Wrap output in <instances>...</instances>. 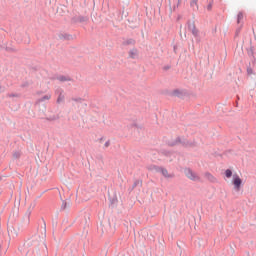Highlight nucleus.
<instances>
[{
	"instance_id": "423d86ee",
	"label": "nucleus",
	"mask_w": 256,
	"mask_h": 256,
	"mask_svg": "<svg viewBox=\"0 0 256 256\" xmlns=\"http://www.w3.org/2000/svg\"><path fill=\"white\" fill-rule=\"evenodd\" d=\"M58 37L62 41H73V39H74L73 35H71L69 33H60Z\"/></svg>"
},
{
	"instance_id": "412c9836",
	"label": "nucleus",
	"mask_w": 256,
	"mask_h": 256,
	"mask_svg": "<svg viewBox=\"0 0 256 256\" xmlns=\"http://www.w3.org/2000/svg\"><path fill=\"white\" fill-rule=\"evenodd\" d=\"M190 6L192 7V9H193L194 11H197V10L199 9V6L197 5V0H192V1L190 2Z\"/></svg>"
},
{
	"instance_id": "2eb2a0df",
	"label": "nucleus",
	"mask_w": 256,
	"mask_h": 256,
	"mask_svg": "<svg viewBox=\"0 0 256 256\" xmlns=\"http://www.w3.org/2000/svg\"><path fill=\"white\" fill-rule=\"evenodd\" d=\"M129 57H130V59H136V57H137V48H134V49L129 51Z\"/></svg>"
},
{
	"instance_id": "7c9ffc66",
	"label": "nucleus",
	"mask_w": 256,
	"mask_h": 256,
	"mask_svg": "<svg viewBox=\"0 0 256 256\" xmlns=\"http://www.w3.org/2000/svg\"><path fill=\"white\" fill-rule=\"evenodd\" d=\"M211 9H213V4H212V3H209V4L207 5V10H208V11H211Z\"/></svg>"
},
{
	"instance_id": "5701e85b",
	"label": "nucleus",
	"mask_w": 256,
	"mask_h": 256,
	"mask_svg": "<svg viewBox=\"0 0 256 256\" xmlns=\"http://www.w3.org/2000/svg\"><path fill=\"white\" fill-rule=\"evenodd\" d=\"M242 20H243V12H239L237 14V24L240 25Z\"/></svg>"
},
{
	"instance_id": "2f4dec72",
	"label": "nucleus",
	"mask_w": 256,
	"mask_h": 256,
	"mask_svg": "<svg viewBox=\"0 0 256 256\" xmlns=\"http://www.w3.org/2000/svg\"><path fill=\"white\" fill-rule=\"evenodd\" d=\"M21 87L24 89L25 87H29V83L28 82H24L21 84Z\"/></svg>"
},
{
	"instance_id": "393cba45",
	"label": "nucleus",
	"mask_w": 256,
	"mask_h": 256,
	"mask_svg": "<svg viewBox=\"0 0 256 256\" xmlns=\"http://www.w3.org/2000/svg\"><path fill=\"white\" fill-rule=\"evenodd\" d=\"M187 25H188V30L193 31V25H195V22H191V20H188Z\"/></svg>"
},
{
	"instance_id": "4468645a",
	"label": "nucleus",
	"mask_w": 256,
	"mask_h": 256,
	"mask_svg": "<svg viewBox=\"0 0 256 256\" xmlns=\"http://www.w3.org/2000/svg\"><path fill=\"white\" fill-rule=\"evenodd\" d=\"M206 179H208V181H210V183H215V181H217L215 179V176H213V174H211V172H206L205 174Z\"/></svg>"
},
{
	"instance_id": "473e14b6",
	"label": "nucleus",
	"mask_w": 256,
	"mask_h": 256,
	"mask_svg": "<svg viewBox=\"0 0 256 256\" xmlns=\"http://www.w3.org/2000/svg\"><path fill=\"white\" fill-rule=\"evenodd\" d=\"M111 145V142L108 140L105 142L104 147H109Z\"/></svg>"
},
{
	"instance_id": "bb28decb",
	"label": "nucleus",
	"mask_w": 256,
	"mask_h": 256,
	"mask_svg": "<svg viewBox=\"0 0 256 256\" xmlns=\"http://www.w3.org/2000/svg\"><path fill=\"white\" fill-rule=\"evenodd\" d=\"M7 97H21V94H19V93H9V94H7Z\"/></svg>"
},
{
	"instance_id": "39448f33",
	"label": "nucleus",
	"mask_w": 256,
	"mask_h": 256,
	"mask_svg": "<svg viewBox=\"0 0 256 256\" xmlns=\"http://www.w3.org/2000/svg\"><path fill=\"white\" fill-rule=\"evenodd\" d=\"M171 97H178V99H183L185 97V92H183V90L180 89H174L171 93H170Z\"/></svg>"
},
{
	"instance_id": "6e6552de",
	"label": "nucleus",
	"mask_w": 256,
	"mask_h": 256,
	"mask_svg": "<svg viewBox=\"0 0 256 256\" xmlns=\"http://www.w3.org/2000/svg\"><path fill=\"white\" fill-rule=\"evenodd\" d=\"M56 93H58L56 103L59 105L60 103H63V101H65V95L63 94V89L57 90Z\"/></svg>"
},
{
	"instance_id": "a211bd4d",
	"label": "nucleus",
	"mask_w": 256,
	"mask_h": 256,
	"mask_svg": "<svg viewBox=\"0 0 256 256\" xmlns=\"http://www.w3.org/2000/svg\"><path fill=\"white\" fill-rule=\"evenodd\" d=\"M117 203H118L117 195L110 198V207H114L115 205H117Z\"/></svg>"
},
{
	"instance_id": "c85d7f7f",
	"label": "nucleus",
	"mask_w": 256,
	"mask_h": 256,
	"mask_svg": "<svg viewBox=\"0 0 256 256\" xmlns=\"http://www.w3.org/2000/svg\"><path fill=\"white\" fill-rule=\"evenodd\" d=\"M241 27H242V26H240V27H238V28L236 29L235 37H237V35H239V33H241Z\"/></svg>"
},
{
	"instance_id": "4be33fe9",
	"label": "nucleus",
	"mask_w": 256,
	"mask_h": 256,
	"mask_svg": "<svg viewBox=\"0 0 256 256\" xmlns=\"http://www.w3.org/2000/svg\"><path fill=\"white\" fill-rule=\"evenodd\" d=\"M49 99H51V95H44L38 101L39 103H43V101H49Z\"/></svg>"
},
{
	"instance_id": "1a4fd4ad",
	"label": "nucleus",
	"mask_w": 256,
	"mask_h": 256,
	"mask_svg": "<svg viewBox=\"0 0 256 256\" xmlns=\"http://www.w3.org/2000/svg\"><path fill=\"white\" fill-rule=\"evenodd\" d=\"M248 57H252V63H255V48L253 46H250V48L247 50Z\"/></svg>"
},
{
	"instance_id": "f704fd0d",
	"label": "nucleus",
	"mask_w": 256,
	"mask_h": 256,
	"mask_svg": "<svg viewBox=\"0 0 256 256\" xmlns=\"http://www.w3.org/2000/svg\"><path fill=\"white\" fill-rule=\"evenodd\" d=\"M132 127H136L137 129H141V126H138L137 123H133Z\"/></svg>"
},
{
	"instance_id": "f3484780",
	"label": "nucleus",
	"mask_w": 256,
	"mask_h": 256,
	"mask_svg": "<svg viewBox=\"0 0 256 256\" xmlns=\"http://www.w3.org/2000/svg\"><path fill=\"white\" fill-rule=\"evenodd\" d=\"M139 185L140 187L143 185V182L141 180L134 181L132 187L130 188V191H133V189H135V187H139Z\"/></svg>"
},
{
	"instance_id": "e433bc0d",
	"label": "nucleus",
	"mask_w": 256,
	"mask_h": 256,
	"mask_svg": "<svg viewBox=\"0 0 256 256\" xmlns=\"http://www.w3.org/2000/svg\"><path fill=\"white\" fill-rule=\"evenodd\" d=\"M44 227H46V222L44 221Z\"/></svg>"
},
{
	"instance_id": "6ab92c4d",
	"label": "nucleus",
	"mask_w": 256,
	"mask_h": 256,
	"mask_svg": "<svg viewBox=\"0 0 256 256\" xmlns=\"http://www.w3.org/2000/svg\"><path fill=\"white\" fill-rule=\"evenodd\" d=\"M191 33L194 37H199V30L197 29V27L195 25L192 26Z\"/></svg>"
},
{
	"instance_id": "dca6fc26",
	"label": "nucleus",
	"mask_w": 256,
	"mask_h": 256,
	"mask_svg": "<svg viewBox=\"0 0 256 256\" xmlns=\"http://www.w3.org/2000/svg\"><path fill=\"white\" fill-rule=\"evenodd\" d=\"M224 175L227 179H231V177H233V170L231 169H226L225 172H224Z\"/></svg>"
},
{
	"instance_id": "c9c22d12",
	"label": "nucleus",
	"mask_w": 256,
	"mask_h": 256,
	"mask_svg": "<svg viewBox=\"0 0 256 256\" xmlns=\"http://www.w3.org/2000/svg\"><path fill=\"white\" fill-rule=\"evenodd\" d=\"M0 49H3V45L0 44Z\"/></svg>"
},
{
	"instance_id": "b1692460",
	"label": "nucleus",
	"mask_w": 256,
	"mask_h": 256,
	"mask_svg": "<svg viewBox=\"0 0 256 256\" xmlns=\"http://www.w3.org/2000/svg\"><path fill=\"white\" fill-rule=\"evenodd\" d=\"M3 49H5V51H7L8 53H15V48L13 47L5 46L3 47Z\"/></svg>"
},
{
	"instance_id": "7ed1b4c3",
	"label": "nucleus",
	"mask_w": 256,
	"mask_h": 256,
	"mask_svg": "<svg viewBox=\"0 0 256 256\" xmlns=\"http://www.w3.org/2000/svg\"><path fill=\"white\" fill-rule=\"evenodd\" d=\"M89 21V17L87 16H74L71 18V24L72 25H77V23H87Z\"/></svg>"
},
{
	"instance_id": "9d476101",
	"label": "nucleus",
	"mask_w": 256,
	"mask_h": 256,
	"mask_svg": "<svg viewBox=\"0 0 256 256\" xmlns=\"http://www.w3.org/2000/svg\"><path fill=\"white\" fill-rule=\"evenodd\" d=\"M161 175L165 177V179H173V174H169V171L166 168L162 167V170H160Z\"/></svg>"
},
{
	"instance_id": "72a5a7b5",
	"label": "nucleus",
	"mask_w": 256,
	"mask_h": 256,
	"mask_svg": "<svg viewBox=\"0 0 256 256\" xmlns=\"http://www.w3.org/2000/svg\"><path fill=\"white\" fill-rule=\"evenodd\" d=\"M5 92V87L0 85V93H4Z\"/></svg>"
},
{
	"instance_id": "f8f14e48",
	"label": "nucleus",
	"mask_w": 256,
	"mask_h": 256,
	"mask_svg": "<svg viewBox=\"0 0 256 256\" xmlns=\"http://www.w3.org/2000/svg\"><path fill=\"white\" fill-rule=\"evenodd\" d=\"M71 206V200H63L62 201V205L60 207V211H65V209H67V207Z\"/></svg>"
},
{
	"instance_id": "f257e3e1",
	"label": "nucleus",
	"mask_w": 256,
	"mask_h": 256,
	"mask_svg": "<svg viewBox=\"0 0 256 256\" xmlns=\"http://www.w3.org/2000/svg\"><path fill=\"white\" fill-rule=\"evenodd\" d=\"M168 147H175L177 145H182V147H193V142L187 140L184 136H178L174 140L167 141Z\"/></svg>"
},
{
	"instance_id": "9b49d317",
	"label": "nucleus",
	"mask_w": 256,
	"mask_h": 256,
	"mask_svg": "<svg viewBox=\"0 0 256 256\" xmlns=\"http://www.w3.org/2000/svg\"><path fill=\"white\" fill-rule=\"evenodd\" d=\"M136 43H137V41H135V39L129 38V39L123 41L122 45H123V47H127L129 45H135Z\"/></svg>"
},
{
	"instance_id": "a878e982",
	"label": "nucleus",
	"mask_w": 256,
	"mask_h": 256,
	"mask_svg": "<svg viewBox=\"0 0 256 256\" xmlns=\"http://www.w3.org/2000/svg\"><path fill=\"white\" fill-rule=\"evenodd\" d=\"M13 157L14 159H19L21 157V152L20 151L13 152Z\"/></svg>"
},
{
	"instance_id": "ddd939ff",
	"label": "nucleus",
	"mask_w": 256,
	"mask_h": 256,
	"mask_svg": "<svg viewBox=\"0 0 256 256\" xmlns=\"http://www.w3.org/2000/svg\"><path fill=\"white\" fill-rule=\"evenodd\" d=\"M57 80L60 81L61 83H65V81H73V79H71V77L65 76V75L58 76Z\"/></svg>"
},
{
	"instance_id": "aec40b11",
	"label": "nucleus",
	"mask_w": 256,
	"mask_h": 256,
	"mask_svg": "<svg viewBox=\"0 0 256 256\" xmlns=\"http://www.w3.org/2000/svg\"><path fill=\"white\" fill-rule=\"evenodd\" d=\"M247 75H255V71L251 68V62L247 65Z\"/></svg>"
},
{
	"instance_id": "cd10ccee",
	"label": "nucleus",
	"mask_w": 256,
	"mask_h": 256,
	"mask_svg": "<svg viewBox=\"0 0 256 256\" xmlns=\"http://www.w3.org/2000/svg\"><path fill=\"white\" fill-rule=\"evenodd\" d=\"M72 101H75L76 103H83V99L78 97V98H72Z\"/></svg>"
},
{
	"instance_id": "20e7f679",
	"label": "nucleus",
	"mask_w": 256,
	"mask_h": 256,
	"mask_svg": "<svg viewBox=\"0 0 256 256\" xmlns=\"http://www.w3.org/2000/svg\"><path fill=\"white\" fill-rule=\"evenodd\" d=\"M184 173L186 175V177L188 179H190V181H199V176H197V174H195V172H193V170H191V168H186L184 170Z\"/></svg>"
},
{
	"instance_id": "0eeeda50",
	"label": "nucleus",
	"mask_w": 256,
	"mask_h": 256,
	"mask_svg": "<svg viewBox=\"0 0 256 256\" xmlns=\"http://www.w3.org/2000/svg\"><path fill=\"white\" fill-rule=\"evenodd\" d=\"M148 171H155L156 173H161V170L163 169L162 166L150 164L147 166Z\"/></svg>"
},
{
	"instance_id": "c756f323",
	"label": "nucleus",
	"mask_w": 256,
	"mask_h": 256,
	"mask_svg": "<svg viewBox=\"0 0 256 256\" xmlns=\"http://www.w3.org/2000/svg\"><path fill=\"white\" fill-rule=\"evenodd\" d=\"M169 69H171V65H165L163 67V71H169Z\"/></svg>"
},
{
	"instance_id": "f03ea898",
	"label": "nucleus",
	"mask_w": 256,
	"mask_h": 256,
	"mask_svg": "<svg viewBox=\"0 0 256 256\" xmlns=\"http://www.w3.org/2000/svg\"><path fill=\"white\" fill-rule=\"evenodd\" d=\"M232 185L236 191H241V187H243V179L239 177V174H233Z\"/></svg>"
}]
</instances>
